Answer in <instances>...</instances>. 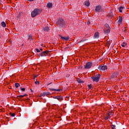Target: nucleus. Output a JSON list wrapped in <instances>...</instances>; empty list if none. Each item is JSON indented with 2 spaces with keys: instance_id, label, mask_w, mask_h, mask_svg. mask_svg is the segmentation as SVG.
<instances>
[{
  "instance_id": "1",
  "label": "nucleus",
  "mask_w": 129,
  "mask_h": 129,
  "mask_svg": "<svg viewBox=\"0 0 129 129\" xmlns=\"http://www.w3.org/2000/svg\"><path fill=\"white\" fill-rule=\"evenodd\" d=\"M56 24L58 27L60 28H64L66 26V22L62 18H59L56 22Z\"/></svg>"
},
{
  "instance_id": "2",
  "label": "nucleus",
  "mask_w": 129,
  "mask_h": 129,
  "mask_svg": "<svg viewBox=\"0 0 129 129\" xmlns=\"http://www.w3.org/2000/svg\"><path fill=\"white\" fill-rule=\"evenodd\" d=\"M42 13V10L39 9H35L31 12V17L35 18L38 15H40Z\"/></svg>"
},
{
  "instance_id": "3",
  "label": "nucleus",
  "mask_w": 129,
  "mask_h": 129,
  "mask_svg": "<svg viewBox=\"0 0 129 129\" xmlns=\"http://www.w3.org/2000/svg\"><path fill=\"white\" fill-rule=\"evenodd\" d=\"M101 75L99 74L96 75L94 77H91V79H92L93 82H98L99 81V79H100Z\"/></svg>"
},
{
  "instance_id": "4",
  "label": "nucleus",
  "mask_w": 129,
  "mask_h": 129,
  "mask_svg": "<svg viewBox=\"0 0 129 129\" xmlns=\"http://www.w3.org/2000/svg\"><path fill=\"white\" fill-rule=\"evenodd\" d=\"M49 53H50V51L45 50L39 54V56H41V57H44V56H47Z\"/></svg>"
},
{
  "instance_id": "5",
  "label": "nucleus",
  "mask_w": 129,
  "mask_h": 129,
  "mask_svg": "<svg viewBox=\"0 0 129 129\" xmlns=\"http://www.w3.org/2000/svg\"><path fill=\"white\" fill-rule=\"evenodd\" d=\"M99 70H102V71H105L107 69V66H100L98 68Z\"/></svg>"
},
{
  "instance_id": "6",
  "label": "nucleus",
  "mask_w": 129,
  "mask_h": 129,
  "mask_svg": "<svg viewBox=\"0 0 129 129\" xmlns=\"http://www.w3.org/2000/svg\"><path fill=\"white\" fill-rule=\"evenodd\" d=\"M91 66H92V62H88L85 66V69H89L90 68H91Z\"/></svg>"
},
{
  "instance_id": "7",
  "label": "nucleus",
  "mask_w": 129,
  "mask_h": 129,
  "mask_svg": "<svg viewBox=\"0 0 129 129\" xmlns=\"http://www.w3.org/2000/svg\"><path fill=\"white\" fill-rule=\"evenodd\" d=\"M101 10H102V8L100 5L96 7L95 11L96 12H97V13H100V12H101Z\"/></svg>"
},
{
  "instance_id": "8",
  "label": "nucleus",
  "mask_w": 129,
  "mask_h": 129,
  "mask_svg": "<svg viewBox=\"0 0 129 129\" xmlns=\"http://www.w3.org/2000/svg\"><path fill=\"white\" fill-rule=\"evenodd\" d=\"M103 31H104V33L106 35H108V34L110 33V29L104 28Z\"/></svg>"
},
{
  "instance_id": "9",
  "label": "nucleus",
  "mask_w": 129,
  "mask_h": 129,
  "mask_svg": "<svg viewBox=\"0 0 129 129\" xmlns=\"http://www.w3.org/2000/svg\"><path fill=\"white\" fill-rule=\"evenodd\" d=\"M108 118H110V117L108 113L107 112L106 114L104 115V119H105V120H107Z\"/></svg>"
},
{
  "instance_id": "10",
  "label": "nucleus",
  "mask_w": 129,
  "mask_h": 129,
  "mask_svg": "<svg viewBox=\"0 0 129 129\" xmlns=\"http://www.w3.org/2000/svg\"><path fill=\"white\" fill-rule=\"evenodd\" d=\"M94 38L95 39H98L99 38V32H96L94 35Z\"/></svg>"
},
{
  "instance_id": "11",
  "label": "nucleus",
  "mask_w": 129,
  "mask_h": 129,
  "mask_svg": "<svg viewBox=\"0 0 129 129\" xmlns=\"http://www.w3.org/2000/svg\"><path fill=\"white\" fill-rule=\"evenodd\" d=\"M60 38L62 40H63L64 41H68V40H69V39H70V38L69 37V36H67V37H64V36H60Z\"/></svg>"
},
{
  "instance_id": "12",
  "label": "nucleus",
  "mask_w": 129,
  "mask_h": 129,
  "mask_svg": "<svg viewBox=\"0 0 129 129\" xmlns=\"http://www.w3.org/2000/svg\"><path fill=\"white\" fill-rule=\"evenodd\" d=\"M55 99H57V100H59V101H61V100H63V97L61 96H57L54 97Z\"/></svg>"
},
{
  "instance_id": "13",
  "label": "nucleus",
  "mask_w": 129,
  "mask_h": 129,
  "mask_svg": "<svg viewBox=\"0 0 129 129\" xmlns=\"http://www.w3.org/2000/svg\"><path fill=\"white\" fill-rule=\"evenodd\" d=\"M118 23V24H121L122 23V17H121V16L119 17Z\"/></svg>"
},
{
  "instance_id": "14",
  "label": "nucleus",
  "mask_w": 129,
  "mask_h": 129,
  "mask_svg": "<svg viewBox=\"0 0 129 129\" xmlns=\"http://www.w3.org/2000/svg\"><path fill=\"white\" fill-rule=\"evenodd\" d=\"M52 7H53V4L48 3L47 4V8H48V9H50V8H52Z\"/></svg>"
},
{
  "instance_id": "15",
  "label": "nucleus",
  "mask_w": 129,
  "mask_h": 129,
  "mask_svg": "<svg viewBox=\"0 0 129 129\" xmlns=\"http://www.w3.org/2000/svg\"><path fill=\"white\" fill-rule=\"evenodd\" d=\"M43 30L46 32H49L50 28L48 26H46L44 28H43Z\"/></svg>"
},
{
  "instance_id": "16",
  "label": "nucleus",
  "mask_w": 129,
  "mask_h": 129,
  "mask_svg": "<svg viewBox=\"0 0 129 129\" xmlns=\"http://www.w3.org/2000/svg\"><path fill=\"white\" fill-rule=\"evenodd\" d=\"M124 9V7L122 6L119 7L118 10H119V13H122V10H123Z\"/></svg>"
},
{
  "instance_id": "17",
  "label": "nucleus",
  "mask_w": 129,
  "mask_h": 129,
  "mask_svg": "<svg viewBox=\"0 0 129 129\" xmlns=\"http://www.w3.org/2000/svg\"><path fill=\"white\" fill-rule=\"evenodd\" d=\"M27 37H28V40H30V41H31V40H33V39L32 38H33V36H32L31 34H28Z\"/></svg>"
},
{
  "instance_id": "18",
  "label": "nucleus",
  "mask_w": 129,
  "mask_h": 129,
  "mask_svg": "<svg viewBox=\"0 0 129 129\" xmlns=\"http://www.w3.org/2000/svg\"><path fill=\"white\" fill-rule=\"evenodd\" d=\"M50 95V92H44L43 93L42 95L41 96H46V95Z\"/></svg>"
},
{
  "instance_id": "19",
  "label": "nucleus",
  "mask_w": 129,
  "mask_h": 129,
  "mask_svg": "<svg viewBox=\"0 0 129 129\" xmlns=\"http://www.w3.org/2000/svg\"><path fill=\"white\" fill-rule=\"evenodd\" d=\"M90 5V3H89V1H86L85 2V6H86L87 7H89Z\"/></svg>"
},
{
  "instance_id": "20",
  "label": "nucleus",
  "mask_w": 129,
  "mask_h": 129,
  "mask_svg": "<svg viewBox=\"0 0 129 129\" xmlns=\"http://www.w3.org/2000/svg\"><path fill=\"white\" fill-rule=\"evenodd\" d=\"M1 25L2 27H3V28H6L7 27V24H6V22L4 21L1 23Z\"/></svg>"
},
{
  "instance_id": "21",
  "label": "nucleus",
  "mask_w": 129,
  "mask_h": 129,
  "mask_svg": "<svg viewBox=\"0 0 129 129\" xmlns=\"http://www.w3.org/2000/svg\"><path fill=\"white\" fill-rule=\"evenodd\" d=\"M104 27V29H110V27L108 24H105Z\"/></svg>"
},
{
  "instance_id": "22",
  "label": "nucleus",
  "mask_w": 129,
  "mask_h": 129,
  "mask_svg": "<svg viewBox=\"0 0 129 129\" xmlns=\"http://www.w3.org/2000/svg\"><path fill=\"white\" fill-rule=\"evenodd\" d=\"M23 97H24V95H19V96H17V99H22V98H23Z\"/></svg>"
},
{
  "instance_id": "23",
  "label": "nucleus",
  "mask_w": 129,
  "mask_h": 129,
  "mask_svg": "<svg viewBox=\"0 0 129 129\" xmlns=\"http://www.w3.org/2000/svg\"><path fill=\"white\" fill-rule=\"evenodd\" d=\"M107 113H108V114H109L110 117H111V116H112V115H113V114H114V113H113V111L108 112Z\"/></svg>"
},
{
  "instance_id": "24",
  "label": "nucleus",
  "mask_w": 129,
  "mask_h": 129,
  "mask_svg": "<svg viewBox=\"0 0 129 129\" xmlns=\"http://www.w3.org/2000/svg\"><path fill=\"white\" fill-rule=\"evenodd\" d=\"M77 81H78V83H83V82H84L83 81H82L81 79H78Z\"/></svg>"
},
{
  "instance_id": "25",
  "label": "nucleus",
  "mask_w": 129,
  "mask_h": 129,
  "mask_svg": "<svg viewBox=\"0 0 129 129\" xmlns=\"http://www.w3.org/2000/svg\"><path fill=\"white\" fill-rule=\"evenodd\" d=\"M15 86L16 88H18V87H19V86H20V84L16 83H15Z\"/></svg>"
},
{
  "instance_id": "26",
  "label": "nucleus",
  "mask_w": 129,
  "mask_h": 129,
  "mask_svg": "<svg viewBox=\"0 0 129 129\" xmlns=\"http://www.w3.org/2000/svg\"><path fill=\"white\" fill-rule=\"evenodd\" d=\"M53 91H57L58 92H60L62 91V89H53Z\"/></svg>"
},
{
  "instance_id": "27",
  "label": "nucleus",
  "mask_w": 129,
  "mask_h": 129,
  "mask_svg": "<svg viewBox=\"0 0 129 129\" xmlns=\"http://www.w3.org/2000/svg\"><path fill=\"white\" fill-rule=\"evenodd\" d=\"M10 115H11L12 117H14V116H15L16 114H15V113L10 112Z\"/></svg>"
},
{
  "instance_id": "28",
  "label": "nucleus",
  "mask_w": 129,
  "mask_h": 129,
  "mask_svg": "<svg viewBox=\"0 0 129 129\" xmlns=\"http://www.w3.org/2000/svg\"><path fill=\"white\" fill-rule=\"evenodd\" d=\"M88 87L89 89H91V90H92V88H93V87H92V86H91V85H88Z\"/></svg>"
},
{
  "instance_id": "29",
  "label": "nucleus",
  "mask_w": 129,
  "mask_h": 129,
  "mask_svg": "<svg viewBox=\"0 0 129 129\" xmlns=\"http://www.w3.org/2000/svg\"><path fill=\"white\" fill-rule=\"evenodd\" d=\"M35 84H36L37 85H40V81H35Z\"/></svg>"
},
{
  "instance_id": "30",
  "label": "nucleus",
  "mask_w": 129,
  "mask_h": 129,
  "mask_svg": "<svg viewBox=\"0 0 129 129\" xmlns=\"http://www.w3.org/2000/svg\"><path fill=\"white\" fill-rule=\"evenodd\" d=\"M116 76H115V73H114L113 75L111 76V78H114Z\"/></svg>"
},
{
  "instance_id": "31",
  "label": "nucleus",
  "mask_w": 129,
  "mask_h": 129,
  "mask_svg": "<svg viewBox=\"0 0 129 129\" xmlns=\"http://www.w3.org/2000/svg\"><path fill=\"white\" fill-rule=\"evenodd\" d=\"M111 127L112 129L115 128V125H111Z\"/></svg>"
},
{
  "instance_id": "32",
  "label": "nucleus",
  "mask_w": 129,
  "mask_h": 129,
  "mask_svg": "<svg viewBox=\"0 0 129 129\" xmlns=\"http://www.w3.org/2000/svg\"><path fill=\"white\" fill-rule=\"evenodd\" d=\"M125 42H123L122 44H121L122 47H125L124 45H125Z\"/></svg>"
},
{
  "instance_id": "33",
  "label": "nucleus",
  "mask_w": 129,
  "mask_h": 129,
  "mask_svg": "<svg viewBox=\"0 0 129 129\" xmlns=\"http://www.w3.org/2000/svg\"><path fill=\"white\" fill-rule=\"evenodd\" d=\"M35 50H36V52H37V53H40V50H39V49H38V48H36L35 49Z\"/></svg>"
},
{
  "instance_id": "34",
  "label": "nucleus",
  "mask_w": 129,
  "mask_h": 129,
  "mask_svg": "<svg viewBox=\"0 0 129 129\" xmlns=\"http://www.w3.org/2000/svg\"><path fill=\"white\" fill-rule=\"evenodd\" d=\"M34 78V80H35V78H37V77H38V76L36 75H34V76H33Z\"/></svg>"
},
{
  "instance_id": "35",
  "label": "nucleus",
  "mask_w": 129,
  "mask_h": 129,
  "mask_svg": "<svg viewBox=\"0 0 129 129\" xmlns=\"http://www.w3.org/2000/svg\"><path fill=\"white\" fill-rule=\"evenodd\" d=\"M21 90H22V91H25V90H26V88H21Z\"/></svg>"
},
{
  "instance_id": "36",
  "label": "nucleus",
  "mask_w": 129,
  "mask_h": 129,
  "mask_svg": "<svg viewBox=\"0 0 129 129\" xmlns=\"http://www.w3.org/2000/svg\"><path fill=\"white\" fill-rule=\"evenodd\" d=\"M110 18H112L113 17V13L110 14Z\"/></svg>"
},
{
  "instance_id": "37",
  "label": "nucleus",
  "mask_w": 129,
  "mask_h": 129,
  "mask_svg": "<svg viewBox=\"0 0 129 129\" xmlns=\"http://www.w3.org/2000/svg\"><path fill=\"white\" fill-rule=\"evenodd\" d=\"M66 100H67V101L69 100V97H66Z\"/></svg>"
},
{
  "instance_id": "38",
  "label": "nucleus",
  "mask_w": 129,
  "mask_h": 129,
  "mask_svg": "<svg viewBox=\"0 0 129 129\" xmlns=\"http://www.w3.org/2000/svg\"><path fill=\"white\" fill-rule=\"evenodd\" d=\"M87 24L88 25H90V21H88Z\"/></svg>"
},
{
  "instance_id": "39",
  "label": "nucleus",
  "mask_w": 129,
  "mask_h": 129,
  "mask_svg": "<svg viewBox=\"0 0 129 129\" xmlns=\"http://www.w3.org/2000/svg\"><path fill=\"white\" fill-rule=\"evenodd\" d=\"M87 39H85V40H81L80 42L81 43L82 42H84L85 41H86Z\"/></svg>"
},
{
  "instance_id": "40",
  "label": "nucleus",
  "mask_w": 129,
  "mask_h": 129,
  "mask_svg": "<svg viewBox=\"0 0 129 129\" xmlns=\"http://www.w3.org/2000/svg\"><path fill=\"white\" fill-rule=\"evenodd\" d=\"M23 96H24V97H25V96H28V94H25L23 95Z\"/></svg>"
},
{
  "instance_id": "41",
  "label": "nucleus",
  "mask_w": 129,
  "mask_h": 129,
  "mask_svg": "<svg viewBox=\"0 0 129 129\" xmlns=\"http://www.w3.org/2000/svg\"><path fill=\"white\" fill-rule=\"evenodd\" d=\"M53 89H51V88H49V90L51 91L53 90Z\"/></svg>"
},
{
  "instance_id": "42",
  "label": "nucleus",
  "mask_w": 129,
  "mask_h": 129,
  "mask_svg": "<svg viewBox=\"0 0 129 129\" xmlns=\"http://www.w3.org/2000/svg\"><path fill=\"white\" fill-rule=\"evenodd\" d=\"M40 51H43V49L42 48H40Z\"/></svg>"
},
{
  "instance_id": "43",
  "label": "nucleus",
  "mask_w": 129,
  "mask_h": 129,
  "mask_svg": "<svg viewBox=\"0 0 129 129\" xmlns=\"http://www.w3.org/2000/svg\"><path fill=\"white\" fill-rule=\"evenodd\" d=\"M79 68H80V69H82V66H80V67H79Z\"/></svg>"
},
{
  "instance_id": "44",
  "label": "nucleus",
  "mask_w": 129,
  "mask_h": 129,
  "mask_svg": "<svg viewBox=\"0 0 129 129\" xmlns=\"http://www.w3.org/2000/svg\"><path fill=\"white\" fill-rule=\"evenodd\" d=\"M29 2H34V0H28Z\"/></svg>"
},
{
  "instance_id": "45",
  "label": "nucleus",
  "mask_w": 129,
  "mask_h": 129,
  "mask_svg": "<svg viewBox=\"0 0 129 129\" xmlns=\"http://www.w3.org/2000/svg\"><path fill=\"white\" fill-rule=\"evenodd\" d=\"M124 32L125 33V32H126V29H125V30H124Z\"/></svg>"
},
{
  "instance_id": "46",
  "label": "nucleus",
  "mask_w": 129,
  "mask_h": 129,
  "mask_svg": "<svg viewBox=\"0 0 129 129\" xmlns=\"http://www.w3.org/2000/svg\"><path fill=\"white\" fill-rule=\"evenodd\" d=\"M30 90L31 92H33V90H32V89H31Z\"/></svg>"
},
{
  "instance_id": "47",
  "label": "nucleus",
  "mask_w": 129,
  "mask_h": 129,
  "mask_svg": "<svg viewBox=\"0 0 129 129\" xmlns=\"http://www.w3.org/2000/svg\"><path fill=\"white\" fill-rule=\"evenodd\" d=\"M50 84H51V83H48L47 84V85H50Z\"/></svg>"
},
{
  "instance_id": "48",
  "label": "nucleus",
  "mask_w": 129,
  "mask_h": 129,
  "mask_svg": "<svg viewBox=\"0 0 129 129\" xmlns=\"http://www.w3.org/2000/svg\"><path fill=\"white\" fill-rule=\"evenodd\" d=\"M20 15H21V14H19L18 17H20Z\"/></svg>"
}]
</instances>
